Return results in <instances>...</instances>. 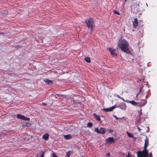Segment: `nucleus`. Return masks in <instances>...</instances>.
I'll return each mask as SVG.
<instances>
[{"label":"nucleus","mask_w":157,"mask_h":157,"mask_svg":"<svg viewBox=\"0 0 157 157\" xmlns=\"http://www.w3.org/2000/svg\"><path fill=\"white\" fill-rule=\"evenodd\" d=\"M115 108V107H114V106H112V107H110V110H111V111H113V110Z\"/></svg>","instance_id":"nucleus-26"},{"label":"nucleus","mask_w":157,"mask_h":157,"mask_svg":"<svg viewBox=\"0 0 157 157\" xmlns=\"http://www.w3.org/2000/svg\"><path fill=\"white\" fill-rule=\"evenodd\" d=\"M107 156H110L111 155V154L109 152H108V153H107Z\"/></svg>","instance_id":"nucleus-34"},{"label":"nucleus","mask_w":157,"mask_h":157,"mask_svg":"<svg viewBox=\"0 0 157 157\" xmlns=\"http://www.w3.org/2000/svg\"><path fill=\"white\" fill-rule=\"evenodd\" d=\"M106 141L109 143H114L115 140L113 137H109L106 140Z\"/></svg>","instance_id":"nucleus-10"},{"label":"nucleus","mask_w":157,"mask_h":157,"mask_svg":"<svg viewBox=\"0 0 157 157\" xmlns=\"http://www.w3.org/2000/svg\"><path fill=\"white\" fill-rule=\"evenodd\" d=\"M126 133H127L128 136L129 137L134 138V136L131 133L129 132L128 131H127Z\"/></svg>","instance_id":"nucleus-19"},{"label":"nucleus","mask_w":157,"mask_h":157,"mask_svg":"<svg viewBox=\"0 0 157 157\" xmlns=\"http://www.w3.org/2000/svg\"><path fill=\"white\" fill-rule=\"evenodd\" d=\"M71 153V151H68L66 153V157H70V156Z\"/></svg>","instance_id":"nucleus-20"},{"label":"nucleus","mask_w":157,"mask_h":157,"mask_svg":"<svg viewBox=\"0 0 157 157\" xmlns=\"http://www.w3.org/2000/svg\"><path fill=\"white\" fill-rule=\"evenodd\" d=\"M85 60L87 63H90V59L89 57H86L84 59Z\"/></svg>","instance_id":"nucleus-18"},{"label":"nucleus","mask_w":157,"mask_h":157,"mask_svg":"<svg viewBox=\"0 0 157 157\" xmlns=\"http://www.w3.org/2000/svg\"><path fill=\"white\" fill-rule=\"evenodd\" d=\"M22 125L23 127H29L30 126V124L29 123H27L26 122L24 121L22 123Z\"/></svg>","instance_id":"nucleus-13"},{"label":"nucleus","mask_w":157,"mask_h":157,"mask_svg":"<svg viewBox=\"0 0 157 157\" xmlns=\"http://www.w3.org/2000/svg\"><path fill=\"white\" fill-rule=\"evenodd\" d=\"M126 157H131V156L130 155L129 153H128L127 155L126 156Z\"/></svg>","instance_id":"nucleus-33"},{"label":"nucleus","mask_w":157,"mask_h":157,"mask_svg":"<svg viewBox=\"0 0 157 157\" xmlns=\"http://www.w3.org/2000/svg\"><path fill=\"white\" fill-rule=\"evenodd\" d=\"M52 157H57V155L54 153H53Z\"/></svg>","instance_id":"nucleus-28"},{"label":"nucleus","mask_w":157,"mask_h":157,"mask_svg":"<svg viewBox=\"0 0 157 157\" xmlns=\"http://www.w3.org/2000/svg\"><path fill=\"white\" fill-rule=\"evenodd\" d=\"M133 25V27L134 28L136 29L137 28V27L138 26V19L137 18H136L134 19L133 21H132Z\"/></svg>","instance_id":"nucleus-7"},{"label":"nucleus","mask_w":157,"mask_h":157,"mask_svg":"<svg viewBox=\"0 0 157 157\" xmlns=\"http://www.w3.org/2000/svg\"><path fill=\"white\" fill-rule=\"evenodd\" d=\"M137 129H138V131L139 132L140 131L141 129H140L138 126H137Z\"/></svg>","instance_id":"nucleus-35"},{"label":"nucleus","mask_w":157,"mask_h":157,"mask_svg":"<svg viewBox=\"0 0 157 157\" xmlns=\"http://www.w3.org/2000/svg\"><path fill=\"white\" fill-rule=\"evenodd\" d=\"M127 0H124V2H126V1H127Z\"/></svg>","instance_id":"nucleus-45"},{"label":"nucleus","mask_w":157,"mask_h":157,"mask_svg":"<svg viewBox=\"0 0 157 157\" xmlns=\"http://www.w3.org/2000/svg\"><path fill=\"white\" fill-rule=\"evenodd\" d=\"M139 118L140 119H141V116L142 114V113L141 111H139Z\"/></svg>","instance_id":"nucleus-25"},{"label":"nucleus","mask_w":157,"mask_h":157,"mask_svg":"<svg viewBox=\"0 0 157 157\" xmlns=\"http://www.w3.org/2000/svg\"><path fill=\"white\" fill-rule=\"evenodd\" d=\"M64 138L66 140H68L71 138L72 136L70 134H68L67 135H65L64 136Z\"/></svg>","instance_id":"nucleus-16"},{"label":"nucleus","mask_w":157,"mask_h":157,"mask_svg":"<svg viewBox=\"0 0 157 157\" xmlns=\"http://www.w3.org/2000/svg\"><path fill=\"white\" fill-rule=\"evenodd\" d=\"M94 131L98 134H103L105 133V128H101L99 129L98 127L95 129Z\"/></svg>","instance_id":"nucleus-4"},{"label":"nucleus","mask_w":157,"mask_h":157,"mask_svg":"<svg viewBox=\"0 0 157 157\" xmlns=\"http://www.w3.org/2000/svg\"><path fill=\"white\" fill-rule=\"evenodd\" d=\"M138 95H137V94H136V98H137V97H138Z\"/></svg>","instance_id":"nucleus-44"},{"label":"nucleus","mask_w":157,"mask_h":157,"mask_svg":"<svg viewBox=\"0 0 157 157\" xmlns=\"http://www.w3.org/2000/svg\"><path fill=\"white\" fill-rule=\"evenodd\" d=\"M113 132V130L111 129H110L109 130V132L111 133Z\"/></svg>","instance_id":"nucleus-32"},{"label":"nucleus","mask_w":157,"mask_h":157,"mask_svg":"<svg viewBox=\"0 0 157 157\" xmlns=\"http://www.w3.org/2000/svg\"><path fill=\"white\" fill-rule=\"evenodd\" d=\"M126 102L127 103H130L132 104V105L136 106L137 105L139 104V103L136 102L134 100H132L131 101H126Z\"/></svg>","instance_id":"nucleus-11"},{"label":"nucleus","mask_w":157,"mask_h":157,"mask_svg":"<svg viewBox=\"0 0 157 157\" xmlns=\"http://www.w3.org/2000/svg\"><path fill=\"white\" fill-rule=\"evenodd\" d=\"M140 92H139L137 94V95H139L140 94Z\"/></svg>","instance_id":"nucleus-40"},{"label":"nucleus","mask_w":157,"mask_h":157,"mask_svg":"<svg viewBox=\"0 0 157 157\" xmlns=\"http://www.w3.org/2000/svg\"><path fill=\"white\" fill-rule=\"evenodd\" d=\"M57 95L59 96H61V95H60V94H57Z\"/></svg>","instance_id":"nucleus-43"},{"label":"nucleus","mask_w":157,"mask_h":157,"mask_svg":"<svg viewBox=\"0 0 157 157\" xmlns=\"http://www.w3.org/2000/svg\"><path fill=\"white\" fill-rule=\"evenodd\" d=\"M17 117L20 119H21L24 121H29L30 118L28 117H25L24 115H21L20 114H18L17 115Z\"/></svg>","instance_id":"nucleus-6"},{"label":"nucleus","mask_w":157,"mask_h":157,"mask_svg":"<svg viewBox=\"0 0 157 157\" xmlns=\"http://www.w3.org/2000/svg\"><path fill=\"white\" fill-rule=\"evenodd\" d=\"M45 82L47 83L48 84H51L53 83L52 81L50 80L47 79H46L44 80Z\"/></svg>","instance_id":"nucleus-17"},{"label":"nucleus","mask_w":157,"mask_h":157,"mask_svg":"<svg viewBox=\"0 0 157 157\" xmlns=\"http://www.w3.org/2000/svg\"><path fill=\"white\" fill-rule=\"evenodd\" d=\"M85 22L87 26L89 29L90 28L92 31L93 27L94 26V24L92 18L89 17L85 20Z\"/></svg>","instance_id":"nucleus-2"},{"label":"nucleus","mask_w":157,"mask_h":157,"mask_svg":"<svg viewBox=\"0 0 157 157\" xmlns=\"http://www.w3.org/2000/svg\"><path fill=\"white\" fill-rule=\"evenodd\" d=\"M49 135L48 133H46L42 136L43 138L45 140H47L49 138Z\"/></svg>","instance_id":"nucleus-12"},{"label":"nucleus","mask_w":157,"mask_h":157,"mask_svg":"<svg viewBox=\"0 0 157 157\" xmlns=\"http://www.w3.org/2000/svg\"><path fill=\"white\" fill-rule=\"evenodd\" d=\"M147 103V101L145 99H143L142 100V102L140 104V106H143L145 105Z\"/></svg>","instance_id":"nucleus-14"},{"label":"nucleus","mask_w":157,"mask_h":157,"mask_svg":"<svg viewBox=\"0 0 157 157\" xmlns=\"http://www.w3.org/2000/svg\"><path fill=\"white\" fill-rule=\"evenodd\" d=\"M103 110L106 112H108L109 111H111V110H110V107L109 108L104 109H103Z\"/></svg>","instance_id":"nucleus-21"},{"label":"nucleus","mask_w":157,"mask_h":157,"mask_svg":"<svg viewBox=\"0 0 157 157\" xmlns=\"http://www.w3.org/2000/svg\"><path fill=\"white\" fill-rule=\"evenodd\" d=\"M113 106H114V107H115V108L117 107L116 105H115Z\"/></svg>","instance_id":"nucleus-42"},{"label":"nucleus","mask_w":157,"mask_h":157,"mask_svg":"<svg viewBox=\"0 0 157 157\" xmlns=\"http://www.w3.org/2000/svg\"><path fill=\"white\" fill-rule=\"evenodd\" d=\"M120 99H121L122 100L124 101V102H126V101H125V100L123 98H122L121 97V98Z\"/></svg>","instance_id":"nucleus-29"},{"label":"nucleus","mask_w":157,"mask_h":157,"mask_svg":"<svg viewBox=\"0 0 157 157\" xmlns=\"http://www.w3.org/2000/svg\"><path fill=\"white\" fill-rule=\"evenodd\" d=\"M108 50L110 52L111 54L113 57H116L117 56V54L115 52L116 49H113L112 48H108Z\"/></svg>","instance_id":"nucleus-5"},{"label":"nucleus","mask_w":157,"mask_h":157,"mask_svg":"<svg viewBox=\"0 0 157 157\" xmlns=\"http://www.w3.org/2000/svg\"><path fill=\"white\" fill-rule=\"evenodd\" d=\"M149 145V140L148 138L146 137L145 140V143L144 146V149L145 150H147V147Z\"/></svg>","instance_id":"nucleus-9"},{"label":"nucleus","mask_w":157,"mask_h":157,"mask_svg":"<svg viewBox=\"0 0 157 157\" xmlns=\"http://www.w3.org/2000/svg\"><path fill=\"white\" fill-rule=\"evenodd\" d=\"M44 152L41 155L40 157H44Z\"/></svg>","instance_id":"nucleus-31"},{"label":"nucleus","mask_w":157,"mask_h":157,"mask_svg":"<svg viewBox=\"0 0 157 157\" xmlns=\"http://www.w3.org/2000/svg\"><path fill=\"white\" fill-rule=\"evenodd\" d=\"M141 119H140V120H142V118H143V119L144 120H145V118H142V117H141Z\"/></svg>","instance_id":"nucleus-39"},{"label":"nucleus","mask_w":157,"mask_h":157,"mask_svg":"<svg viewBox=\"0 0 157 157\" xmlns=\"http://www.w3.org/2000/svg\"><path fill=\"white\" fill-rule=\"evenodd\" d=\"M113 13L115 14H116L118 15H120V13L116 11V10H113Z\"/></svg>","instance_id":"nucleus-24"},{"label":"nucleus","mask_w":157,"mask_h":157,"mask_svg":"<svg viewBox=\"0 0 157 157\" xmlns=\"http://www.w3.org/2000/svg\"><path fill=\"white\" fill-rule=\"evenodd\" d=\"M149 157H153L152 153L151 152H150L149 153Z\"/></svg>","instance_id":"nucleus-30"},{"label":"nucleus","mask_w":157,"mask_h":157,"mask_svg":"<svg viewBox=\"0 0 157 157\" xmlns=\"http://www.w3.org/2000/svg\"><path fill=\"white\" fill-rule=\"evenodd\" d=\"M117 107L119 108L122 110H125L126 108V105L125 103H122L118 106H117Z\"/></svg>","instance_id":"nucleus-8"},{"label":"nucleus","mask_w":157,"mask_h":157,"mask_svg":"<svg viewBox=\"0 0 157 157\" xmlns=\"http://www.w3.org/2000/svg\"><path fill=\"white\" fill-rule=\"evenodd\" d=\"M140 92H139L137 94V95H139L140 94Z\"/></svg>","instance_id":"nucleus-41"},{"label":"nucleus","mask_w":157,"mask_h":157,"mask_svg":"<svg viewBox=\"0 0 157 157\" xmlns=\"http://www.w3.org/2000/svg\"><path fill=\"white\" fill-rule=\"evenodd\" d=\"M93 115L95 117V118H96V120L98 121H101V118H100V117L99 116L97 115V114H96L95 113H94L93 114Z\"/></svg>","instance_id":"nucleus-15"},{"label":"nucleus","mask_w":157,"mask_h":157,"mask_svg":"<svg viewBox=\"0 0 157 157\" xmlns=\"http://www.w3.org/2000/svg\"><path fill=\"white\" fill-rule=\"evenodd\" d=\"M42 104L44 105H46L47 104L46 103H43Z\"/></svg>","instance_id":"nucleus-38"},{"label":"nucleus","mask_w":157,"mask_h":157,"mask_svg":"<svg viewBox=\"0 0 157 157\" xmlns=\"http://www.w3.org/2000/svg\"><path fill=\"white\" fill-rule=\"evenodd\" d=\"M115 108V107H114V106H112V107H110V110H111V111H113V110Z\"/></svg>","instance_id":"nucleus-27"},{"label":"nucleus","mask_w":157,"mask_h":157,"mask_svg":"<svg viewBox=\"0 0 157 157\" xmlns=\"http://www.w3.org/2000/svg\"><path fill=\"white\" fill-rule=\"evenodd\" d=\"M148 153L147 150H144L142 151H138L137 153V157H148Z\"/></svg>","instance_id":"nucleus-3"},{"label":"nucleus","mask_w":157,"mask_h":157,"mask_svg":"<svg viewBox=\"0 0 157 157\" xmlns=\"http://www.w3.org/2000/svg\"><path fill=\"white\" fill-rule=\"evenodd\" d=\"M142 87H141L140 88V89L139 91V92H140V93H141V91H142Z\"/></svg>","instance_id":"nucleus-37"},{"label":"nucleus","mask_w":157,"mask_h":157,"mask_svg":"<svg viewBox=\"0 0 157 157\" xmlns=\"http://www.w3.org/2000/svg\"><path fill=\"white\" fill-rule=\"evenodd\" d=\"M113 117H114L115 118V119H116V120H118V119H121L122 118H124V117H122V118H118V117H117V116L116 115H113Z\"/></svg>","instance_id":"nucleus-23"},{"label":"nucleus","mask_w":157,"mask_h":157,"mask_svg":"<svg viewBox=\"0 0 157 157\" xmlns=\"http://www.w3.org/2000/svg\"><path fill=\"white\" fill-rule=\"evenodd\" d=\"M116 97H117V98H121V97L120 96V95H117L116 96Z\"/></svg>","instance_id":"nucleus-36"},{"label":"nucleus","mask_w":157,"mask_h":157,"mask_svg":"<svg viewBox=\"0 0 157 157\" xmlns=\"http://www.w3.org/2000/svg\"><path fill=\"white\" fill-rule=\"evenodd\" d=\"M117 46L124 52L127 54L131 53L128 47V43L125 39L121 38L117 43Z\"/></svg>","instance_id":"nucleus-1"},{"label":"nucleus","mask_w":157,"mask_h":157,"mask_svg":"<svg viewBox=\"0 0 157 157\" xmlns=\"http://www.w3.org/2000/svg\"><path fill=\"white\" fill-rule=\"evenodd\" d=\"M92 126V123L91 122H89L87 124V126L89 128H91Z\"/></svg>","instance_id":"nucleus-22"}]
</instances>
